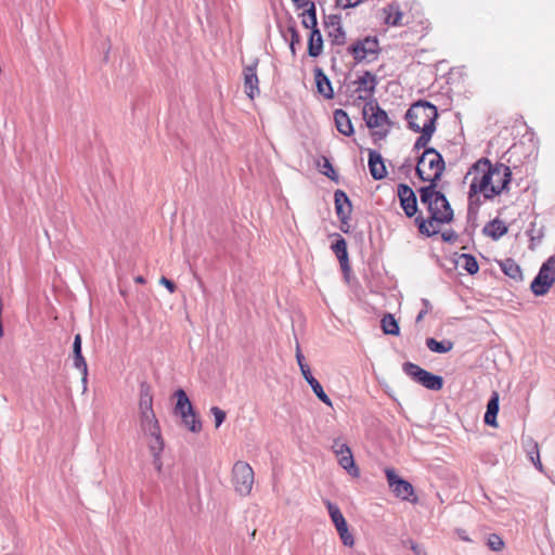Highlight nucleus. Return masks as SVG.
I'll use <instances>...</instances> for the list:
<instances>
[{
  "mask_svg": "<svg viewBox=\"0 0 555 555\" xmlns=\"http://www.w3.org/2000/svg\"><path fill=\"white\" fill-rule=\"evenodd\" d=\"M469 176L473 177L468 191L470 205L478 194H482L485 199H492L509 191L512 170L502 163L492 165L488 158L482 157L470 167L466 178Z\"/></svg>",
  "mask_w": 555,
  "mask_h": 555,
  "instance_id": "1",
  "label": "nucleus"
},
{
  "mask_svg": "<svg viewBox=\"0 0 555 555\" xmlns=\"http://www.w3.org/2000/svg\"><path fill=\"white\" fill-rule=\"evenodd\" d=\"M307 9L302 12V21L301 24L305 28H310L311 30L318 28V20H317V8L314 2H310Z\"/></svg>",
  "mask_w": 555,
  "mask_h": 555,
  "instance_id": "31",
  "label": "nucleus"
},
{
  "mask_svg": "<svg viewBox=\"0 0 555 555\" xmlns=\"http://www.w3.org/2000/svg\"><path fill=\"white\" fill-rule=\"evenodd\" d=\"M487 545L492 550V551H501L504 546V542L503 540L501 539V537H499L498 534H490L489 538H488V542H487Z\"/></svg>",
  "mask_w": 555,
  "mask_h": 555,
  "instance_id": "41",
  "label": "nucleus"
},
{
  "mask_svg": "<svg viewBox=\"0 0 555 555\" xmlns=\"http://www.w3.org/2000/svg\"><path fill=\"white\" fill-rule=\"evenodd\" d=\"M436 130H433L431 128H428L426 130H420L417 133H421V135L416 139L413 150L420 151L421 149H427L426 145L431 140L433 134Z\"/></svg>",
  "mask_w": 555,
  "mask_h": 555,
  "instance_id": "37",
  "label": "nucleus"
},
{
  "mask_svg": "<svg viewBox=\"0 0 555 555\" xmlns=\"http://www.w3.org/2000/svg\"><path fill=\"white\" fill-rule=\"evenodd\" d=\"M363 0H336V5L341 9L354 8Z\"/></svg>",
  "mask_w": 555,
  "mask_h": 555,
  "instance_id": "51",
  "label": "nucleus"
},
{
  "mask_svg": "<svg viewBox=\"0 0 555 555\" xmlns=\"http://www.w3.org/2000/svg\"><path fill=\"white\" fill-rule=\"evenodd\" d=\"M382 328L387 335H398L400 332L397 320L392 314H385L380 321Z\"/></svg>",
  "mask_w": 555,
  "mask_h": 555,
  "instance_id": "35",
  "label": "nucleus"
},
{
  "mask_svg": "<svg viewBox=\"0 0 555 555\" xmlns=\"http://www.w3.org/2000/svg\"><path fill=\"white\" fill-rule=\"evenodd\" d=\"M297 9L306 8L311 1L309 0H292Z\"/></svg>",
  "mask_w": 555,
  "mask_h": 555,
  "instance_id": "54",
  "label": "nucleus"
},
{
  "mask_svg": "<svg viewBox=\"0 0 555 555\" xmlns=\"http://www.w3.org/2000/svg\"><path fill=\"white\" fill-rule=\"evenodd\" d=\"M353 83L358 86L356 89V92H359V93L364 92L365 93V95L360 94L359 99L366 100L367 98L373 96L376 86L378 83V80L374 74H372L369 70H365L363 73V75H361Z\"/></svg>",
  "mask_w": 555,
  "mask_h": 555,
  "instance_id": "16",
  "label": "nucleus"
},
{
  "mask_svg": "<svg viewBox=\"0 0 555 555\" xmlns=\"http://www.w3.org/2000/svg\"><path fill=\"white\" fill-rule=\"evenodd\" d=\"M507 230L505 222L495 218L485 225L482 232L485 235L498 241L507 233Z\"/></svg>",
  "mask_w": 555,
  "mask_h": 555,
  "instance_id": "24",
  "label": "nucleus"
},
{
  "mask_svg": "<svg viewBox=\"0 0 555 555\" xmlns=\"http://www.w3.org/2000/svg\"><path fill=\"white\" fill-rule=\"evenodd\" d=\"M323 51V38L319 28L311 30L308 40V54L318 57Z\"/></svg>",
  "mask_w": 555,
  "mask_h": 555,
  "instance_id": "26",
  "label": "nucleus"
},
{
  "mask_svg": "<svg viewBox=\"0 0 555 555\" xmlns=\"http://www.w3.org/2000/svg\"><path fill=\"white\" fill-rule=\"evenodd\" d=\"M331 520L333 521L337 533L345 546L352 547L354 545V538L348 529V524L340 512V508L330 500L324 501Z\"/></svg>",
  "mask_w": 555,
  "mask_h": 555,
  "instance_id": "9",
  "label": "nucleus"
},
{
  "mask_svg": "<svg viewBox=\"0 0 555 555\" xmlns=\"http://www.w3.org/2000/svg\"><path fill=\"white\" fill-rule=\"evenodd\" d=\"M461 539L464 540V541H467V542L470 541V539L468 537H466V535H461Z\"/></svg>",
  "mask_w": 555,
  "mask_h": 555,
  "instance_id": "58",
  "label": "nucleus"
},
{
  "mask_svg": "<svg viewBox=\"0 0 555 555\" xmlns=\"http://www.w3.org/2000/svg\"><path fill=\"white\" fill-rule=\"evenodd\" d=\"M324 24L327 29V36L331 38L333 44L343 46L346 43V33L341 26L339 15L331 14L326 16Z\"/></svg>",
  "mask_w": 555,
  "mask_h": 555,
  "instance_id": "14",
  "label": "nucleus"
},
{
  "mask_svg": "<svg viewBox=\"0 0 555 555\" xmlns=\"http://www.w3.org/2000/svg\"><path fill=\"white\" fill-rule=\"evenodd\" d=\"M501 270L515 281H519L522 279V273L520 267L516 263L515 260L507 258L500 263Z\"/></svg>",
  "mask_w": 555,
  "mask_h": 555,
  "instance_id": "30",
  "label": "nucleus"
},
{
  "mask_svg": "<svg viewBox=\"0 0 555 555\" xmlns=\"http://www.w3.org/2000/svg\"><path fill=\"white\" fill-rule=\"evenodd\" d=\"M313 72H314V80H315L318 92L327 100L333 99L334 91H333L332 82L328 79V77L324 74V72L320 67H315Z\"/></svg>",
  "mask_w": 555,
  "mask_h": 555,
  "instance_id": "20",
  "label": "nucleus"
},
{
  "mask_svg": "<svg viewBox=\"0 0 555 555\" xmlns=\"http://www.w3.org/2000/svg\"><path fill=\"white\" fill-rule=\"evenodd\" d=\"M423 309L418 312L416 317V322H421L424 317L431 310V305L428 299H422Z\"/></svg>",
  "mask_w": 555,
  "mask_h": 555,
  "instance_id": "49",
  "label": "nucleus"
},
{
  "mask_svg": "<svg viewBox=\"0 0 555 555\" xmlns=\"http://www.w3.org/2000/svg\"><path fill=\"white\" fill-rule=\"evenodd\" d=\"M140 415L141 426L149 425L150 428H155V423L158 422L153 411V396L151 388L147 384L143 383L140 387Z\"/></svg>",
  "mask_w": 555,
  "mask_h": 555,
  "instance_id": "11",
  "label": "nucleus"
},
{
  "mask_svg": "<svg viewBox=\"0 0 555 555\" xmlns=\"http://www.w3.org/2000/svg\"><path fill=\"white\" fill-rule=\"evenodd\" d=\"M426 347L436 353H447L452 350L453 343L451 340H441L438 341L433 337L426 339Z\"/></svg>",
  "mask_w": 555,
  "mask_h": 555,
  "instance_id": "33",
  "label": "nucleus"
},
{
  "mask_svg": "<svg viewBox=\"0 0 555 555\" xmlns=\"http://www.w3.org/2000/svg\"><path fill=\"white\" fill-rule=\"evenodd\" d=\"M398 196L406 217L415 216L417 212V198L414 191L408 184L400 183L398 185Z\"/></svg>",
  "mask_w": 555,
  "mask_h": 555,
  "instance_id": "13",
  "label": "nucleus"
},
{
  "mask_svg": "<svg viewBox=\"0 0 555 555\" xmlns=\"http://www.w3.org/2000/svg\"><path fill=\"white\" fill-rule=\"evenodd\" d=\"M446 164L442 155L434 147H427L416 165L417 177L425 182H438L441 179Z\"/></svg>",
  "mask_w": 555,
  "mask_h": 555,
  "instance_id": "4",
  "label": "nucleus"
},
{
  "mask_svg": "<svg viewBox=\"0 0 555 555\" xmlns=\"http://www.w3.org/2000/svg\"><path fill=\"white\" fill-rule=\"evenodd\" d=\"M210 412H211V414L215 417V426H216V428L220 427L221 424L224 422V420L227 417L225 412L223 410H221L220 408H218V406H212L210 409Z\"/></svg>",
  "mask_w": 555,
  "mask_h": 555,
  "instance_id": "44",
  "label": "nucleus"
},
{
  "mask_svg": "<svg viewBox=\"0 0 555 555\" xmlns=\"http://www.w3.org/2000/svg\"><path fill=\"white\" fill-rule=\"evenodd\" d=\"M552 285V280H540V282H538L537 284V278H534L533 281L531 282L530 288L535 296H543L548 292Z\"/></svg>",
  "mask_w": 555,
  "mask_h": 555,
  "instance_id": "38",
  "label": "nucleus"
},
{
  "mask_svg": "<svg viewBox=\"0 0 555 555\" xmlns=\"http://www.w3.org/2000/svg\"><path fill=\"white\" fill-rule=\"evenodd\" d=\"M438 182H429V185L422 186L418 190L421 203L426 205L427 207L434 202V198L439 194H443L440 191H436Z\"/></svg>",
  "mask_w": 555,
  "mask_h": 555,
  "instance_id": "29",
  "label": "nucleus"
},
{
  "mask_svg": "<svg viewBox=\"0 0 555 555\" xmlns=\"http://www.w3.org/2000/svg\"><path fill=\"white\" fill-rule=\"evenodd\" d=\"M153 455V465L157 472L162 470L163 462H162V453L152 454Z\"/></svg>",
  "mask_w": 555,
  "mask_h": 555,
  "instance_id": "53",
  "label": "nucleus"
},
{
  "mask_svg": "<svg viewBox=\"0 0 555 555\" xmlns=\"http://www.w3.org/2000/svg\"><path fill=\"white\" fill-rule=\"evenodd\" d=\"M369 170L374 180H382L387 176L384 159L375 150H369Z\"/></svg>",
  "mask_w": 555,
  "mask_h": 555,
  "instance_id": "18",
  "label": "nucleus"
},
{
  "mask_svg": "<svg viewBox=\"0 0 555 555\" xmlns=\"http://www.w3.org/2000/svg\"><path fill=\"white\" fill-rule=\"evenodd\" d=\"M348 53L357 63L375 61L380 52L379 41L375 36H366L348 47Z\"/></svg>",
  "mask_w": 555,
  "mask_h": 555,
  "instance_id": "6",
  "label": "nucleus"
},
{
  "mask_svg": "<svg viewBox=\"0 0 555 555\" xmlns=\"http://www.w3.org/2000/svg\"><path fill=\"white\" fill-rule=\"evenodd\" d=\"M537 283L540 280L551 281L552 284L555 282V258L550 257L540 268L539 273L537 274Z\"/></svg>",
  "mask_w": 555,
  "mask_h": 555,
  "instance_id": "28",
  "label": "nucleus"
},
{
  "mask_svg": "<svg viewBox=\"0 0 555 555\" xmlns=\"http://www.w3.org/2000/svg\"><path fill=\"white\" fill-rule=\"evenodd\" d=\"M339 465L352 477H359L360 470L354 463L352 452H348L343 456L338 457Z\"/></svg>",
  "mask_w": 555,
  "mask_h": 555,
  "instance_id": "32",
  "label": "nucleus"
},
{
  "mask_svg": "<svg viewBox=\"0 0 555 555\" xmlns=\"http://www.w3.org/2000/svg\"><path fill=\"white\" fill-rule=\"evenodd\" d=\"M255 482L253 467L244 461H236L232 468V483L236 493L242 496L249 495Z\"/></svg>",
  "mask_w": 555,
  "mask_h": 555,
  "instance_id": "7",
  "label": "nucleus"
},
{
  "mask_svg": "<svg viewBox=\"0 0 555 555\" xmlns=\"http://www.w3.org/2000/svg\"><path fill=\"white\" fill-rule=\"evenodd\" d=\"M333 452L336 454L337 457L345 455L346 453L350 452V448L348 444L343 443L339 441V439L334 440V443L332 446Z\"/></svg>",
  "mask_w": 555,
  "mask_h": 555,
  "instance_id": "43",
  "label": "nucleus"
},
{
  "mask_svg": "<svg viewBox=\"0 0 555 555\" xmlns=\"http://www.w3.org/2000/svg\"><path fill=\"white\" fill-rule=\"evenodd\" d=\"M142 430L151 437L149 448L152 454L162 453L164 450V440L160 434L158 422L155 423V428L149 425H142Z\"/></svg>",
  "mask_w": 555,
  "mask_h": 555,
  "instance_id": "19",
  "label": "nucleus"
},
{
  "mask_svg": "<svg viewBox=\"0 0 555 555\" xmlns=\"http://www.w3.org/2000/svg\"><path fill=\"white\" fill-rule=\"evenodd\" d=\"M335 207H338V204L345 205L351 203L346 192L343 190H336L334 193Z\"/></svg>",
  "mask_w": 555,
  "mask_h": 555,
  "instance_id": "47",
  "label": "nucleus"
},
{
  "mask_svg": "<svg viewBox=\"0 0 555 555\" xmlns=\"http://www.w3.org/2000/svg\"><path fill=\"white\" fill-rule=\"evenodd\" d=\"M159 283L162 285H164L171 294L175 293L176 284L171 280H169V279H167L165 276H162L160 280H159Z\"/></svg>",
  "mask_w": 555,
  "mask_h": 555,
  "instance_id": "52",
  "label": "nucleus"
},
{
  "mask_svg": "<svg viewBox=\"0 0 555 555\" xmlns=\"http://www.w3.org/2000/svg\"><path fill=\"white\" fill-rule=\"evenodd\" d=\"M499 413V393L493 392L487 403V411L483 421L487 425L496 427V415Z\"/></svg>",
  "mask_w": 555,
  "mask_h": 555,
  "instance_id": "25",
  "label": "nucleus"
},
{
  "mask_svg": "<svg viewBox=\"0 0 555 555\" xmlns=\"http://www.w3.org/2000/svg\"><path fill=\"white\" fill-rule=\"evenodd\" d=\"M73 364L82 375V383L87 384L88 378V365L81 351V336L80 334L75 335L73 343Z\"/></svg>",
  "mask_w": 555,
  "mask_h": 555,
  "instance_id": "17",
  "label": "nucleus"
},
{
  "mask_svg": "<svg viewBox=\"0 0 555 555\" xmlns=\"http://www.w3.org/2000/svg\"><path fill=\"white\" fill-rule=\"evenodd\" d=\"M363 118L370 129H375L389 124L387 113L378 105L375 100H371L363 107Z\"/></svg>",
  "mask_w": 555,
  "mask_h": 555,
  "instance_id": "12",
  "label": "nucleus"
},
{
  "mask_svg": "<svg viewBox=\"0 0 555 555\" xmlns=\"http://www.w3.org/2000/svg\"><path fill=\"white\" fill-rule=\"evenodd\" d=\"M322 160H323V165H322V169H321V172L326 176L327 178H330L331 180L333 181H337L338 180V175L336 173L333 165L331 164L330 159L326 158V157H322Z\"/></svg>",
  "mask_w": 555,
  "mask_h": 555,
  "instance_id": "39",
  "label": "nucleus"
},
{
  "mask_svg": "<svg viewBox=\"0 0 555 555\" xmlns=\"http://www.w3.org/2000/svg\"><path fill=\"white\" fill-rule=\"evenodd\" d=\"M430 216L428 219H424L422 216L415 218L421 234L431 237L438 234V230H428V224L434 223H450L453 220V209L444 194L437 195L434 202L427 207Z\"/></svg>",
  "mask_w": 555,
  "mask_h": 555,
  "instance_id": "2",
  "label": "nucleus"
},
{
  "mask_svg": "<svg viewBox=\"0 0 555 555\" xmlns=\"http://www.w3.org/2000/svg\"><path fill=\"white\" fill-rule=\"evenodd\" d=\"M135 282L137 283H140V284H143L145 282L144 278L143 276H137L135 278Z\"/></svg>",
  "mask_w": 555,
  "mask_h": 555,
  "instance_id": "57",
  "label": "nucleus"
},
{
  "mask_svg": "<svg viewBox=\"0 0 555 555\" xmlns=\"http://www.w3.org/2000/svg\"><path fill=\"white\" fill-rule=\"evenodd\" d=\"M288 33L291 35L289 48H291L292 53L295 54V52H296L295 46L300 43V35L295 26H289Z\"/></svg>",
  "mask_w": 555,
  "mask_h": 555,
  "instance_id": "45",
  "label": "nucleus"
},
{
  "mask_svg": "<svg viewBox=\"0 0 555 555\" xmlns=\"http://www.w3.org/2000/svg\"><path fill=\"white\" fill-rule=\"evenodd\" d=\"M439 224H440V223H434L433 225H430V224H428V223H427V225H428V230L430 231V230H434V229H435V230H438V231H439Z\"/></svg>",
  "mask_w": 555,
  "mask_h": 555,
  "instance_id": "56",
  "label": "nucleus"
},
{
  "mask_svg": "<svg viewBox=\"0 0 555 555\" xmlns=\"http://www.w3.org/2000/svg\"><path fill=\"white\" fill-rule=\"evenodd\" d=\"M388 131H384V132H380V131H374L373 135L375 138H378V139H384L386 135H387Z\"/></svg>",
  "mask_w": 555,
  "mask_h": 555,
  "instance_id": "55",
  "label": "nucleus"
},
{
  "mask_svg": "<svg viewBox=\"0 0 555 555\" xmlns=\"http://www.w3.org/2000/svg\"><path fill=\"white\" fill-rule=\"evenodd\" d=\"M177 398L175 413L182 420L183 425L192 433L197 434L202 430V422L198 418L193 405L183 389L175 392Z\"/></svg>",
  "mask_w": 555,
  "mask_h": 555,
  "instance_id": "5",
  "label": "nucleus"
},
{
  "mask_svg": "<svg viewBox=\"0 0 555 555\" xmlns=\"http://www.w3.org/2000/svg\"><path fill=\"white\" fill-rule=\"evenodd\" d=\"M301 374H302L304 378L306 379V382L311 387L314 395L318 397V399L320 401H322L323 403H325L326 405L332 406V401H331L330 397L325 393L321 384L313 377L310 369L304 370V373H301Z\"/></svg>",
  "mask_w": 555,
  "mask_h": 555,
  "instance_id": "22",
  "label": "nucleus"
},
{
  "mask_svg": "<svg viewBox=\"0 0 555 555\" xmlns=\"http://www.w3.org/2000/svg\"><path fill=\"white\" fill-rule=\"evenodd\" d=\"M441 238L443 240V242L452 244L457 241L459 235L454 230L449 229L441 233Z\"/></svg>",
  "mask_w": 555,
  "mask_h": 555,
  "instance_id": "48",
  "label": "nucleus"
},
{
  "mask_svg": "<svg viewBox=\"0 0 555 555\" xmlns=\"http://www.w3.org/2000/svg\"><path fill=\"white\" fill-rule=\"evenodd\" d=\"M339 263H340V268H341V271L344 272L345 276H347L350 272V264H349V259H348V251L347 249L338 255H336Z\"/></svg>",
  "mask_w": 555,
  "mask_h": 555,
  "instance_id": "42",
  "label": "nucleus"
},
{
  "mask_svg": "<svg viewBox=\"0 0 555 555\" xmlns=\"http://www.w3.org/2000/svg\"><path fill=\"white\" fill-rule=\"evenodd\" d=\"M383 18L385 24L390 26H399L401 25L402 12L399 7L396 4H388L382 10Z\"/></svg>",
  "mask_w": 555,
  "mask_h": 555,
  "instance_id": "27",
  "label": "nucleus"
},
{
  "mask_svg": "<svg viewBox=\"0 0 555 555\" xmlns=\"http://www.w3.org/2000/svg\"><path fill=\"white\" fill-rule=\"evenodd\" d=\"M335 209H336V215H337L339 221L341 222V227H340L341 231L348 232V230L345 229L344 225H348V221L350 219V215H351V210H352L351 203L345 204V205L338 204V207H335Z\"/></svg>",
  "mask_w": 555,
  "mask_h": 555,
  "instance_id": "36",
  "label": "nucleus"
},
{
  "mask_svg": "<svg viewBox=\"0 0 555 555\" xmlns=\"http://www.w3.org/2000/svg\"><path fill=\"white\" fill-rule=\"evenodd\" d=\"M404 545H409L414 555H427L425 546L414 542L413 540L405 541Z\"/></svg>",
  "mask_w": 555,
  "mask_h": 555,
  "instance_id": "46",
  "label": "nucleus"
},
{
  "mask_svg": "<svg viewBox=\"0 0 555 555\" xmlns=\"http://www.w3.org/2000/svg\"><path fill=\"white\" fill-rule=\"evenodd\" d=\"M296 360H297V363L299 365V369H300L301 373H304V370L310 369L309 365L305 362V357L301 353V350H300V347H299L298 343L296 345Z\"/></svg>",
  "mask_w": 555,
  "mask_h": 555,
  "instance_id": "50",
  "label": "nucleus"
},
{
  "mask_svg": "<svg viewBox=\"0 0 555 555\" xmlns=\"http://www.w3.org/2000/svg\"><path fill=\"white\" fill-rule=\"evenodd\" d=\"M437 118V107L430 102L424 100L413 103L405 113L408 128L414 132L426 130L427 127L436 130Z\"/></svg>",
  "mask_w": 555,
  "mask_h": 555,
  "instance_id": "3",
  "label": "nucleus"
},
{
  "mask_svg": "<svg viewBox=\"0 0 555 555\" xmlns=\"http://www.w3.org/2000/svg\"><path fill=\"white\" fill-rule=\"evenodd\" d=\"M257 65L258 60H255L253 64L246 66L243 70L245 93L250 99L259 94Z\"/></svg>",
  "mask_w": 555,
  "mask_h": 555,
  "instance_id": "15",
  "label": "nucleus"
},
{
  "mask_svg": "<svg viewBox=\"0 0 555 555\" xmlns=\"http://www.w3.org/2000/svg\"><path fill=\"white\" fill-rule=\"evenodd\" d=\"M385 474L388 486L397 498L413 503L417 501L414 488L408 480L399 477L392 468H386Z\"/></svg>",
  "mask_w": 555,
  "mask_h": 555,
  "instance_id": "10",
  "label": "nucleus"
},
{
  "mask_svg": "<svg viewBox=\"0 0 555 555\" xmlns=\"http://www.w3.org/2000/svg\"><path fill=\"white\" fill-rule=\"evenodd\" d=\"M457 263L470 275L476 274L479 270L477 259L470 254L460 255Z\"/></svg>",
  "mask_w": 555,
  "mask_h": 555,
  "instance_id": "34",
  "label": "nucleus"
},
{
  "mask_svg": "<svg viewBox=\"0 0 555 555\" xmlns=\"http://www.w3.org/2000/svg\"><path fill=\"white\" fill-rule=\"evenodd\" d=\"M524 449L527 453L529 461L534 465L539 472H543V464L540 460V451L538 442L528 437L524 440Z\"/></svg>",
  "mask_w": 555,
  "mask_h": 555,
  "instance_id": "23",
  "label": "nucleus"
},
{
  "mask_svg": "<svg viewBox=\"0 0 555 555\" xmlns=\"http://www.w3.org/2000/svg\"><path fill=\"white\" fill-rule=\"evenodd\" d=\"M402 370L411 379L429 390L437 391L443 387V378L441 376L435 375L417 364L404 362Z\"/></svg>",
  "mask_w": 555,
  "mask_h": 555,
  "instance_id": "8",
  "label": "nucleus"
},
{
  "mask_svg": "<svg viewBox=\"0 0 555 555\" xmlns=\"http://www.w3.org/2000/svg\"><path fill=\"white\" fill-rule=\"evenodd\" d=\"M334 121H335V126H336L337 130L341 134H344L346 137H350L353 134L354 129H353L352 122L350 120V117L344 109H341V108L335 109Z\"/></svg>",
  "mask_w": 555,
  "mask_h": 555,
  "instance_id": "21",
  "label": "nucleus"
},
{
  "mask_svg": "<svg viewBox=\"0 0 555 555\" xmlns=\"http://www.w3.org/2000/svg\"><path fill=\"white\" fill-rule=\"evenodd\" d=\"M335 236H336V240L332 244L331 248L335 255H338L347 249V243H346V240L341 235L335 234Z\"/></svg>",
  "mask_w": 555,
  "mask_h": 555,
  "instance_id": "40",
  "label": "nucleus"
}]
</instances>
